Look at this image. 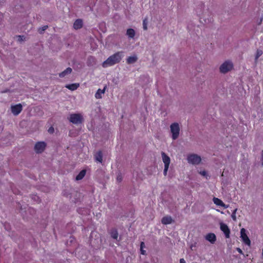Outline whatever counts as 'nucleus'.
Listing matches in <instances>:
<instances>
[{
	"label": "nucleus",
	"instance_id": "obj_12",
	"mask_svg": "<svg viewBox=\"0 0 263 263\" xmlns=\"http://www.w3.org/2000/svg\"><path fill=\"white\" fill-rule=\"evenodd\" d=\"M213 201L214 203L217 205L224 207L225 208H227L228 207V206L226 205L221 200L218 198L214 197L213 199Z\"/></svg>",
	"mask_w": 263,
	"mask_h": 263
},
{
	"label": "nucleus",
	"instance_id": "obj_6",
	"mask_svg": "<svg viewBox=\"0 0 263 263\" xmlns=\"http://www.w3.org/2000/svg\"><path fill=\"white\" fill-rule=\"evenodd\" d=\"M240 237L245 244L248 246L251 245V241L246 233V230L245 228H242L240 230Z\"/></svg>",
	"mask_w": 263,
	"mask_h": 263
},
{
	"label": "nucleus",
	"instance_id": "obj_22",
	"mask_svg": "<svg viewBox=\"0 0 263 263\" xmlns=\"http://www.w3.org/2000/svg\"><path fill=\"white\" fill-rule=\"evenodd\" d=\"M110 235L112 238L117 239L118 237V233L117 230L116 229L112 230L110 232Z\"/></svg>",
	"mask_w": 263,
	"mask_h": 263
},
{
	"label": "nucleus",
	"instance_id": "obj_2",
	"mask_svg": "<svg viewBox=\"0 0 263 263\" xmlns=\"http://www.w3.org/2000/svg\"><path fill=\"white\" fill-rule=\"evenodd\" d=\"M68 120L71 123L76 125L82 124L84 122L83 116L79 113L71 114Z\"/></svg>",
	"mask_w": 263,
	"mask_h": 263
},
{
	"label": "nucleus",
	"instance_id": "obj_32",
	"mask_svg": "<svg viewBox=\"0 0 263 263\" xmlns=\"http://www.w3.org/2000/svg\"><path fill=\"white\" fill-rule=\"evenodd\" d=\"M140 251L141 254H142V255L145 254L146 251L144 250H143V249H140Z\"/></svg>",
	"mask_w": 263,
	"mask_h": 263
},
{
	"label": "nucleus",
	"instance_id": "obj_14",
	"mask_svg": "<svg viewBox=\"0 0 263 263\" xmlns=\"http://www.w3.org/2000/svg\"><path fill=\"white\" fill-rule=\"evenodd\" d=\"M173 221V219L171 216H167L163 217L161 219V222L163 224H171Z\"/></svg>",
	"mask_w": 263,
	"mask_h": 263
},
{
	"label": "nucleus",
	"instance_id": "obj_1",
	"mask_svg": "<svg viewBox=\"0 0 263 263\" xmlns=\"http://www.w3.org/2000/svg\"><path fill=\"white\" fill-rule=\"evenodd\" d=\"M123 57V52L118 51L109 57L102 64V67L106 68L120 62Z\"/></svg>",
	"mask_w": 263,
	"mask_h": 263
},
{
	"label": "nucleus",
	"instance_id": "obj_35",
	"mask_svg": "<svg viewBox=\"0 0 263 263\" xmlns=\"http://www.w3.org/2000/svg\"><path fill=\"white\" fill-rule=\"evenodd\" d=\"M237 251L239 253H242V250L240 248H237Z\"/></svg>",
	"mask_w": 263,
	"mask_h": 263
},
{
	"label": "nucleus",
	"instance_id": "obj_37",
	"mask_svg": "<svg viewBox=\"0 0 263 263\" xmlns=\"http://www.w3.org/2000/svg\"><path fill=\"white\" fill-rule=\"evenodd\" d=\"M261 22H262V20H261L260 21V22H259V24H261Z\"/></svg>",
	"mask_w": 263,
	"mask_h": 263
},
{
	"label": "nucleus",
	"instance_id": "obj_17",
	"mask_svg": "<svg viewBox=\"0 0 263 263\" xmlns=\"http://www.w3.org/2000/svg\"><path fill=\"white\" fill-rule=\"evenodd\" d=\"M137 60H138V58L136 55H135L133 56H130V57H129L127 59L126 63L128 64H133V63H135V62H136Z\"/></svg>",
	"mask_w": 263,
	"mask_h": 263
},
{
	"label": "nucleus",
	"instance_id": "obj_24",
	"mask_svg": "<svg viewBox=\"0 0 263 263\" xmlns=\"http://www.w3.org/2000/svg\"><path fill=\"white\" fill-rule=\"evenodd\" d=\"M48 28V26L46 25V26H44L43 27H42V28H40L39 29V32L40 33H42V32L43 31H44L45 30H46Z\"/></svg>",
	"mask_w": 263,
	"mask_h": 263
},
{
	"label": "nucleus",
	"instance_id": "obj_38",
	"mask_svg": "<svg viewBox=\"0 0 263 263\" xmlns=\"http://www.w3.org/2000/svg\"><path fill=\"white\" fill-rule=\"evenodd\" d=\"M144 263H148V262H144Z\"/></svg>",
	"mask_w": 263,
	"mask_h": 263
},
{
	"label": "nucleus",
	"instance_id": "obj_7",
	"mask_svg": "<svg viewBox=\"0 0 263 263\" xmlns=\"http://www.w3.org/2000/svg\"><path fill=\"white\" fill-rule=\"evenodd\" d=\"M46 146V144L44 142H37L34 146V151L37 154L42 153Z\"/></svg>",
	"mask_w": 263,
	"mask_h": 263
},
{
	"label": "nucleus",
	"instance_id": "obj_8",
	"mask_svg": "<svg viewBox=\"0 0 263 263\" xmlns=\"http://www.w3.org/2000/svg\"><path fill=\"white\" fill-rule=\"evenodd\" d=\"M11 111L14 116H17L22 111L23 106L21 104L19 103L11 107Z\"/></svg>",
	"mask_w": 263,
	"mask_h": 263
},
{
	"label": "nucleus",
	"instance_id": "obj_18",
	"mask_svg": "<svg viewBox=\"0 0 263 263\" xmlns=\"http://www.w3.org/2000/svg\"><path fill=\"white\" fill-rule=\"evenodd\" d=\"M72 72V69L70 67L67 68L65 70L59 73V77L63 78L68 74H70Z\"/></svg>",
	"mask_w": 263,
	"mask_h": 263
},
{
	"label": "nucleus",
	"instance_id": "obj_16",
	"mask_svg": "<svg viewBox=\"0 0 263 263\" xmlns=\"http://www.w3.org/2000/svg\"><path fill=\"white\" fill-rule=\"evenodd\" d=\"M80 86L79 83H73L71 84H68L65 86V87L68 89L73 91L76 90Z\"/></svg>",
	"mask_w": 263,
	"mask_h": 263
},
{
	"label": "nucleus",
	"instance_id": "obj_27",
	"mask_svg": "<svg viewBox=\"0 0 263 263\" xmlns=\"http://www.w3.org/2000/svg\"><path fill=\"white\" fill-rule=\"evenodd\" d=\"M236 209H235L234 212L232 213V215H231V217L234 220H236Z\"/></svg>",
	"mask_w": 263,
	"mask_h": 263
},
{
	"label": "nucleus",
	"instance_id": "obj_13",
	"mask_svg": "<svg viewBox=\"0 0 263 263\" xmlns=\"http://www.w3.org/2000/svg\"><path fill=\"white\" fill-rule=\"evenodd\" d=\"M83 26V21L81 19H77L73 23V28L75 29H79Z\"/></svg>",
	"mask_w": 263,
	"mask_h": 263
},
{
	"label": "nucleus",
	"instance_id": "obj_23",
	"mask_svg": "<svg viewBox=\"0 0 263 263\" xmlns=\"http://www.w3.org/2000/svg\"><path fill=\"white\" fill-rule=\"evenodd\" d=\"M262 50L258 49L256 52V57H255L256 60L258 59L259 58V57L262 55Z\"/></svg>",
	"mask_w": 263,
	"mask_h": 263
},
{
	"label": "nucleus",
	"instance_id": "obj_34",
	"mask_svg": "<svg viewBox=\"0 0 263 263\" xmlns=\"http://www.w3.org/2000/svg\"><path fill=\"white\" fill-rule=\"evenodd\" d=\"M261 161H262V165H263V149L261 152Z\"/></svg>",
	"mask_w": 263,
	"mask_h": 263
},
{
	"label": "nucleus",
	"instance_id": "obj_25",
	"mask_svg": "<svg viewBox=\"0 0 263 263\" xmlns=\"http://www.w3.org/2000/svg\"><path fill=\"white\" fill-rule=\"evenodd\" d=\"M146 21H147L146 19H144L143 21V29L145 30H147V29Z\"/></svg>",
	"mask_w": 263,
	"mask_h": 263
},
{
	"label": "nucleus",
	"instance_id": "obj_4",
	"mask_svg": "<svg viewBox=\"0 0 263 263\" xmlns=\"http://www.w3.org/2000/svg\"><path fill=\"white\" fill-rule=\"evenodd\" d=\"M233 67L232 63L230 61H226L220 67V71L221 73H226L230 71Z\"/></svg>",
	"mask_w": 263,
	"mask_h": 263
},
{
	"label": "nucleus",
	"instance_id": "obj_33",
	"mask_svg": "<svg viewBox=\"0 0 263 263\" xmlns=\"http://www.w3.org/2000/svg\"><path fill=\"white\" fill-rule=\"evenodd\" d=\"M180 263H186L185 260L183 258L180 259Z\"/></svg>",
	"mask_w": 263,
	"mask_h": 263
},
{
	"label": "nucleus",
	"instance_id": "obj_15",
	"mask_svg": "<svg viewBox=\"0 0 263 263\" xmlns=\"http://www.w3.org/2000/svg\"><path fill=\"white\" fill-rule=\"evenodd\" d=\"M106 89V86L103 89H99L96 93H95V98L96 99H101L102 98V95L105 93Z\"/></svg>",
	"mask_w": 263,
	"mask_h": 263
},
{
	"label": "nucleus",
	"instance_id": "obj_9",
	"mask_svg": "<svg viewBox=\"0 0 263 263\" xmlns=\"http://www.w3.org/2000/svg\"><path fill=\"white\" fill-rule=\"evenodd\" d=\"M220 228V230L224 233L226 238H229L230 237V230L228 226L226 224L221 223Z\"/></svg>",
	"mask_w": 263,
	"mask_h": 263
},
{
	"label": "nucleus",
	"instance_id": "obj_5",
	"mask_svg": "<svg viewBox=\"0 0 263 263\" xmlns=\"http://www.w3.org/2000/svg\"><path fill=\"white\" fill-rule=\"evenodd\" d=\"M188 162L192 164H198L201 161V157L196 154H191L187 156Z\"/></svg>",
	"mask_w": 263,
	"mask_h": 263
},
{
	"label": "nucleus",
	"instance_id": "obj_30",
	"mask_svg": "<svg viewBox=\"0 0 263 263\" xmlns=\"http://www.w3.org/2000/svg\"><path fill=\"white\" fill-rule=\"evenodd\" d=\"M18 40L19 41H23V38H24V36H22V35H18Z\"/></svg>",
	"mask_w": 263,
	"mask_h": 263
},
{
	"label": "nucleus",
	"instance_id": "obj_26",
	"mask_svg": "<svg viewBox=\"0 0 263 263\" xmlns=\"http://www.w3.org/2000/svg\"><path fill=\"white\" fill-rule=\"evenodd\" d=\"M117 180L119 182H120L122 180V177L121 173H119L117 176Z\"/></svg>",
	"mask_w": 263,
	"mask_h": 263
},
{
	"label": "nucleus",
	"instance_id": "obj_36",
	"mask_svg": "<svg viewBox=\"0 0 263 263\" xmlns=\"http://www.w3.org/2000/svg\"><path fill=\"white\" fill-rule=\"evenodd\" d=\"M205 174H206V172H205V171H203V172H202V174L203 175H205Z\"/></svg>",
	"mask_w": 263,
	"mask_h": 263
},
{
	"label": "nucleus",
	"instance_id": "obj_19",
	"mask_svg": "<svg viewBox=\"0 0 263 263\" xmlns=\"http://www.w3.org/2000/svg\"><path fill=\"white\" fill-rule=\"evenodd\" d=\"M126 35L129 38L133 39L135 35V31L133 29H128L126 31Z\"/></svg>",
	"mask_w": 263,
	"mask_h": 263
},
{
	"label": "nucleus",
	"instance_id": "obj_3",
	"mask_svg": "<svg viewBox=\"0 0 263 263\" xmlns=\"http://www.w3.org/2000/svg\"><path fill=\"white\" fill-rule=\"evenodd\" d=\"M170 128L171 132L172 134V139L176 140L178 137L180 132V127L178 123H174L172 124L170 126Z\"/></svg>",
	"mask_w": 263,
	"mask_h": 263
},
{
	"label": "nucleus",
	"instance_id": "obj_10",
	"mask_svg": "<svg viewBox=\"0 0 263 263\" xmlns=\"http://www.w3.org/2000/svg\"><path fill=\"white\" fill-rule=\"evenodd\" d=\"M161 156L164 166H169L171 162L170 158L163 152L161 153Z\"/></svg>",
	"mask_w": 263,
	"mask_h": 263
},
{
	"label": "nucleus",
	"instance_id": "obj_31",
	"mask_svg": "<svg viewBox=\"0 0 263 263\" xmlns=\"http://www.w3.org/2000/svg\"><path fill=\"white\" fill-rule=\"evenodd\" d=\"M145 247V244L144 242H141L140 243V249H143Z\"/></svg>",
	"mask_w": 263,
	"mask_h": 263
},
{
	"label": "nucleus",
	"instance_id": "obj_29",
	"mask_svg": "<svg viewBox=\"0 0 263 263\" xmlns=\"http://www.w3.org/2000/svg\"><path fill=\"white\" fill-rule=\"evenodd\" d=\"M54 130V128L52 127V126H51L49 128L48 130V132L50 133V134H52L53 133Z\"/></svg>",
	"mask_w": 263,
	"mask_h": 263
},
{
	"label": "nucleus",
	"instance_id": "obj_11",
	"mask_svg": "<svg viewBox=\"0 0 263 263\" xmlns=\"http://www.w3.org/2000/svg\"><path fill=\"white\" fill-rule=\"evenodd\" d=\"M205 239L211 243H214L216 240V237L214 233H210L206 235Z\"/></svg>",
	"mask_w": 263,
	"mask_h": 263
},
{
	"label": "nucleus",
	"instance_id": "obj_20",
	"mask_svg": "<svg viewBox=\"0 0 263 263\" xmlns=\"http://www.w3.org/2000/svg\"><path fill=\"white\" fill-rule=\"evenodd\" d=\"M102 158H103L102 152L101 151H98L95 156L96 160L100 163H102Z\"/></svg>",
	"mask_w": 263,
	"mask_h": 263
},
{
	"label": "nucleus",
	"instance_id": "obj_21",
	"mask_svg": "<svg viewBox=\"0 0 263 263\" xmlns=\"http://www.w3.org/2000/svg\"><path fill=\"white\" fill-rule=\"evenodd\" d=\"M86 170H82L78 174V175L76 176V179L77 180H80L84 178V177L85 176V175L86 174Z\"/></svg>",
	"mask_w": 263,
	"mask_h": 263
},
{
	"label": "nucleus",
	"instance_id": "obj_28",
	"mask_svg": "<svg viewBox=\"0 0 263 263\" xmlns=\"http://www.w3.org/2000/svg\"><path fill=\"white\" fill-rule=\"evenodd\" d=\"M168 167H169V166H164V170H163V174H164V176H166Z\"/></svg>",
	"mask_w": 263,
	"mask_h": 263
}]
</instances>
